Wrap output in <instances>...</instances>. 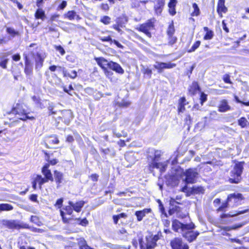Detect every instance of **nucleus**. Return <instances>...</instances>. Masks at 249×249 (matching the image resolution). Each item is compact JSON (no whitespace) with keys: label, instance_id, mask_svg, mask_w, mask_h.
<instances>
[{"label":"nucleus","instance_id":"obj_1","mask_svg":"<svg viewBox=\"0 0 249 249\" xmlns=\"http://www.w3.org/2000/svg\"><path fill=\"white\" fill-rule=\"evenodd\" d=\"M24 61V72L26 75L30 76L33 74V63L30 57L34 61L35 68L36 70H40L43 66L45 56L39 52H35L33 50L28 49V53L23 54Z\"/></svg>","mask_w":249,"mask_h":249},{"label":"nucleus","instance_id":"obj_2","mask_svg":"<svg viewBox=\"0 0 249 249\" xmlns=\"http://www.w3.org/2000/svg\"><path fill=\"white\" fill-rule=\"evenodd\" d=\"M196 228L193 222L188 224H184L178 220L175 219L172 221V228L174 231L182 233V236L184 237L189 242H192L199 234L198 231H193L192 230Z\"/></svg>","mask_w":249,"mask_h":249},{"label":"nucleus","instance_id":"obj_3","mask_svg":"<svg viewBox=\"0 0 249 249\" xmlns=\"http://www.w3.org/2000/svg\"><path fill=\"white\" fill-rule=\"evenodd\" d=\"M85 203L86 202L83 200L77 201L75 203L69 201L68 202L69 205L65 206L62 209L60 210V214L63 222L65 224L69 223L72 219L71 218H67L66 215H71L73 211L77 213L80 212Z\"/></svg>","mask_w":249,"mask_h":249},{"label":"nucleus","instance_id":"obj_4","mask_svg":"<svg viewBox=\"0 0 249 249\" xmlns=\"http://www.w3.org/2000/svg\"><path fill=\"white\" fill-rule=\"evenodd\" d=\"M42 152L44 154V159L46 163H45L41 167V172L43 175V178L45 180L48 182L49 181L53 182V178L51 171L49 168L50 166H54L57 164L59 161L56 159L54 158L51 159V155L47 151L42 150Z\"/></svg>","mask_w":249,"mask_h":249},{"label":"nucleus","instance_id":"obj_5","mask_svg":"<svg viewBox=\"0 0 249 249\" xmlns=\"http://www.w3.org/2000/svg\"><path fill=\"white\" fill-rule=\"evenodd\" d=\"M24 105V103L23 101L22 100H19L15 106L11 108V111L8 112V114H10L12 113L15 115H18V119L23 121H26L28 120L31 121L35 120V117L33 116H30V112L23 108Z\"/></svg>","mask_w":249,"mask_h":249},{"label":"nucleus","instance_id":"obj_6","mask_svg":"<svg viewBox=\"0 0 249 249\" xmlns=\"http://www.w3.org/2000/svg\"><path fill=\"white\" fill-rule=\"evenodd\" d=\"M98 66L106 72L107 69H110L119 74H123L124 70L117 63L113 61H108L103 57H96L94 59Z\"/></svg>","mask_w":249,"mask_h":249},{"label":"nucleus","instance_id":"obj_7","mask_svg":"<svg viewBox=\"0 0 249 249\" xmlns=\"http://www.w3.org/2000/svg\"><path fill=\"white\" fill-rule=\"evenodd\" d=\"M245 164L244 161H237L233 166V169L230 172V177L228 181L232 184H238L242 180V175Z\"/></svg>","mask_w":249,"mask_h":249},{"label":"nucleus","instance_id":"obj_8","mask_svg":"<svg viewBox=\"0 0 249 249\" xmlns=\"http://www.w3.org/2000/svg\"><path fill=\"white\" fill-rule=\"evenodd\" d=\"M156 22L155 18H151L140 24L136 28V29L138 31L143 33L148 38H151L152 37V31L155 30Z\"/></svg>","mask_w":249,"mask_h":249},{"label":"nucleus","instance_id":"obj_9","mask_svg":"<svg viewBox=\"0 0 249 249\" xmlns=\"http://www.w3.org/2000/svg\"><path fill=\"white\" fill-rule=\"evenodd\" d=\"M160 239L159 234L156 235H149L145 237L146 243L145 245L143 244V239L141 237L139 239L140 249H154L157 246V242Z\"/></svg>","mask_w":249,"mask_h":249},{"label":"nucleus","instance_id":"obj_10","mask_svg":"<svg viewBox=\"0 0 249 249\" xmlns=\"http://www.w3.org/2000/svg\"><path fill=\"white\" fill-rule=\"evenodd\" d=\"M178 204H182V203L177 201L174 198H171L169 200L170 208L168 211V214L172 215L176 213L178 218L183 219L186 217V215L182 213V209L178 205Z\"/></svg>","mask_w":249,"mask_h":249},{"label":"nucleus","instance_id":"obj_11","mask_svg":"<svg viewBox=\"0 0 249 249\" xmlns=\"http://www.w3.org/2000/svg\"><path fill=\"white\" fill-rule=\"evenodd\" d=\"M183 175L185 177L184 181L186 184H188L196 183L199 174L196 168H189L185 170Z\"/></svg>","mask_w":249,"mask_h":249},{"label":"nucleus","instance_id":"obj_12","mask_svg":"<svg viewBox=\"0 0 249 249\" xmlns=\"http://www.w3.org/2000/svg\"><path fill=\"white\" fill-rule=\"evenodd\" d=\"M128 21V17L125 14H122L115 19V24L112 25L111 28L114 29L118 33H121L123 28L125 26V25Z\"/></svg>","mask_w":249,"mask_h":249},{"label":"nucleus","instance_id":"obj_13","mask_svg":"<svg viewBox=\"0 0 249 249\" xmlns=\"http://www.w3.org/2000/svg\"><path fill=\"white\" fill-rule=\"evenodd\" d=\"M170 245L172 249H189V246L179 237H175L172 239Z\"/></svg>","mask_w":249,"mask_h":249},{"label":"nucleus","instance_id":"obj_14","mask_svg":"<svg viewBox=\"0 0 249 249\" xmlns=\"http://www.w3.org/2000/svg\"><path fill=\"white\" fill-rule=\"evenodd\" d=\"M47 183L43 177L40 174H36L32 179V185L34 190L38 189L41 190L44 184Z\"/></svg>","mask_w":249,"mask_h":249},{"label":"nucleus","instance_id":"obj_15","mask_svg":"<svg viewBox=\"0 0 249 249\" xmlns=\"http://www.w3.org/2000/svg\"><path fill=\"white\" fill-rule=\"evenodd\" d=\"M4 225L6 228L12 230L29 228L28 224L20 223L16 220H7L5 222Z\"/></svg>","mask_w":249,"mask_h":249},{"label":"nucleus","instance_id":"obj_16","mask_svg":"<svg viewBox=\"0 0 249 249\" xmlns=\"http://www.w3.org/2000/svg\"><path fill=\"white\" fill-rule=\"evenodd\" d=\"M53 173L54 176V177H53V181H55L56 187L58 188L65 181L64 175L62 172L57 170H53Z\"/></svg>","mask_w":249,"mask_h":249},{"label":"nucleus","instance_id":"obj_17","mask_svg":"<svg viewBox=\"0 0 249 249\" xmlns=\"http://www.w3.org/2000/svg\"><path fill=\"white\" fill-rule=\"evenodd\" d=\"M73 118V113L70 110L63 111L61 116L59 117V119L66 124H69Z\"/></svg>","mask_w":249,"mask_h":249},{"label":"nucleus","instance_id":"obj_18","mask_svg":"<svg viewBox=\"0 0 249 249\" xmlns=\"http://www.w3.org/2000/svg\"><path fill=\"white\" fill-rule=\"evenodd\" d=\"M176 66V64L172 63L171 62H157V65H154L155 69L157 70L159 73H161L163 71L164 69H172Z\"/></svg>","mask_w":249,"mask_h":249},{"label":"nucleus","instance_id":"obj_19","mask_svg":"<svg viewBox=\"0 0 249 249\" xmlns=\"http://www.w3.org/2000/svg\"><path fill=\"white\" fill-rule=\"evenodd\" d=\"M160 154L155 155L152 160V162H150L147 165V168L150 173H152L155 168L159 169L161 162H157V160L160 158Z\"/></svg>","mask_w":249,"mask_h":249},{"label":"nucleus","instance_id":"obj_20","mask_svg":"<svg viewBox=\"0 0 249 249\" xmlns=\"http://www.w3.org/2000/svg\"><path fill=\"white\" fill-rule=\"evenodd\" d=\"M217 108L218 111L219 112H226L232 109V107L229 105L228 101L225 99H221L220 101Z\"/></svg>","mask_w":249,"mask_h":249},{"label":"nucleus","instance_id":"obj_21","mask_svg":"<svg viewBox=\"0 0 249 249\" xmlns=\"http://www.w3.org/2000/svg\"><path fill=\"white\" fill-rule=\"evenodd\" d=\"M99 39L103 42H108L110 45L115 44L118 48L123 49L124 46L122 45L118 40L112 39L111 36H107L99 37Z\"/></svg>","mask_w":249,"mask_h":249},{"label":"nucleus","instance_id":"obj_22","mask_svg":"<svg viewBox=\"0 0 249 249\" xmlns=\"http://www.w3.org/2000/svg\"><path fill=\"white\" fill-rule=\"evenodd\" d=\"M225 0H218L216 7V11L219 18L223 17V14H225L228 11V8L225 6Z\"/></svg>","mask_w":249,"mask_h":249},{"label":"nucleus","instance_id":"obj_23","mask_svg":"<svg viewBox=\"0 0 249 249\" xmlns=\"http://www.w3.org/2000/svg\"><path fill=\"white\" fill-rule=\"evenodd\" d=\"M200 91L201 88L197 81H193L188 89V94L191 96H194Z\"/></svg>","mask_w":249,"mask_h":249},{"label":"nucleus","instance_id":"obj_24","mask_svg":"<svg viewBox=\"0 0 249 249\" xmlns=\"http://www.w3.org/2000/svg\"><path fill=\"white\" fill-rule=\"evenodd\" d=\"M227 197L228 200H229L230 201H231V199H233L234 202L236 206L240 204V201L244 199V196L241 193L231 194L228 196Z\"/></svg>","mask_w":249,"mask_h":249},{"label":"nucleus","instance_id":"obj_25","mask_svg":"<svg viewBox=\"0 0 249 249\" xmlns=\"http://www.w3.org/2000/svg\"><path fill=\"white\" fill-rule=\"evenodd\" d=\"M152 209L151 208H145L142 210L137 211L135 213V215L137 217L138 221H141L143 218L146 215V214L151 213Z\"/></svg>","mask_w":249,"mask_h":249},{"label":"nucleus","instance_id":"obj_26","mask_svg":"<svg viewBox=\"0 0 249 249\" xmlns=\"http://www.w3.org/2000/svg\"><path fill=\"white\" fill-rule=\"evenodd\" d=\"M188 104V102L184 96H182L178 99L177 110L178 114L180 112H183L185 110V106Z\"/></svg>","mask_w":249,"mask_h":249},{"label":"nucleus","instance_id":"obj_27","mask_svg":"<svg viewBox=\"0 0 249 249\" xmlns=\"http://www.w3.org/2000/svg\"><path fill=\"white\" fill-rule=\"evenodd\" d=\"M165 0H156V3L154 5V10L157 15H160L165 5Z\"/></svg>","mask_w":249,"mask_h":249},{"label":"nucleus","instance_id":"obj_28","mask_svg":"<svg viewBox=\"0 0 249 249\" xmlns=\"http://www.w3.org/2000/svg\"><path fill=\"white\" fill-rule=\"evenodd\" d=\"M131 7L139 9L142 5L145 6L150 0H130Z\"/></svg>","mask_w":249,"mask_h":249},{"label":"nucleus","instance_id":"obj_29","mask_svg":"<svg viewBox=\"0 0 249 249\" xmlns=\"http://www.w3.org/2000/svg\"><path fill=\"white\" fill-rule=\"evenodd\" d=\"M64 17L70 20H72L75 19L77 20H79L81 19L80 16L77 15L76 12L74 10L68 11L67 13L64 15Z\"/></svg>","mask_w":249,"mask_h":249},{"label":"nucleus","instance_id":"obj_30","mask_svg":"<svg viewBox=\"0 0 249 249\" xmlns=\"http://www.w3.org/2000/svg\"><path fill=\"white\" fill-rule=\"evenodd\" d=\"M204 191L205 189L203 187L200 186H194L192 187H191L190 191L189 192H188L187 196H189L190 195L204 194Z\"/></svg>","mask_w":249,"mask_h":249},{"label":"nucleus","instance_id":"obj_31","mask_svg":"<svg viewBox=\"0 0 249 249\" xmlns=\"http://www.w3.org/2000/svg\"><path fill=\"white\" fill-rule=\"evenodd\" d=\"M18 249H36L34 247L28 246V242L23 239H20L18 242Z\"/></svg>","mask_w":249,"mask_h":249},{"label":"nucleus","instance_id":"obj_32","mask_svg":"<svg viewBox=\"0 0 249 249\" xmlns=\"http://www.w3.org/2000/svg\"><path fill=\"white\" fill-rule=\"evenodd\" d=\"M60 68L62 69L63 76L64 77H69L71 79H74L77 76V71L75 70H73L71 73H69L67 72L65 67H60Z\"/></svg>","mask_w":249,"mask_h":249},{"label":"nucleus","instance_id":"obj_33","mask_svg":"<svg viewBox=\"0 0 249 249\" xmlns=\"http://www.w3.org/2000/svg\"><path fill=\"white\" fill-rule=\"evenodd\" d=\"M35 18L36 19L44 20L46 18L45 11L41 8H38L36 10L35 14Z\"/></svg>","mask_w":249,"mask_h":249},{"label":"nucleus","instance_id":"obj_34","mask_svg":"<svg viewBox=\"0 0 249 249\" xmlns=\"http://www.w3.org/2000/svg\"><path fill=\"white\" fill-rule=\"evenodd\" d=\"M203 30L206 32L203 36V39L205 40L212 39L214 36L213 32L206 26L203 27Z\"/></svg>","mask_w":249,"mask_h":249},{"label":"nucleus","instance_id":"obj_35","mask_svg":"<svg viewBox=\"0 0 249 249\" xmlns=\"http://www.w3.org/2000/svg\"><path fill=\"white\" fill-rule=\"evenodd\" d=\"M7 114H8V113ZM9 115L10 114H7V116L5 117L4 124L5 125H8L10 127H11L14 124L17 123L18 121L14 117H9Z\"/></svg>","mask_w":249,"mask_h":249},{"label":"nucleus","instance_id":"obj_36","mask_svg":"<svg viewBox=\"0 0 249 249\" xmlns=\"http://www.w3.org/2000/svg\"><path fill=\"white\" fill-rule=\"evenodd\" d=\"M141 71L143 74L144 77H147L149 79L151 78L152 71L149 68L142 65Z\"/></svg>","mask_w":249,"mask_h":249},{"label":"nucleus","instance_id":"obj_37","mask_svg":"<svg viewBox=\"0 0 249 249\" xmlns=\"http://www.w3.org/2000/svg\"><path fill=\"white\" fill-rule=\"evenodd\" d=\"M78 245L79 249H94L89 246L86 240L83 238L79 239Z\"/></svg>","mask_w":249,"mask_h":249},{"label":"nucleus","instance_id":"obj_38","mask_svg":"<svg viewBox=\"0 0 249 249\" xmlns=\"http://www.w3.org/2000/svg\"><path fill=\"white\" fill-rule=\"evenodd\" d=\"M177 2L170 1L168 3L169 7L168 12L171 16H174L176 14V6Z\"/></svg>","mask_w":249,"mask_h":249},{"label":"nucleus","instance_id":"obj_39","mask_svg":"<svg viewBox=\"0 0 249 249\" xmlns=\"http://www.w3.org/2000/svg\"><path fill=\"white\" fill-rule=\"evenodd\" d=\"M230 202V200H228L227 197L226 199L224 202H223L221 205L216 209V211L217 212H225L229 207V203Z\"/></svg>","mask_w":249,"mask_h":249},{"label":"nucleus","instance_id":"obj_40","mask_svg":"<svg viewBox=\"0 0 249 249\" xmlns=\"http://www.w3.org/2000/svg\"><path fill=\"white\" fill-rule=\"evenodd\" d=\"M192 7L194 10L191 13L190 15L192 17H197L200 15V10L197 4V3L194 2L192 4Z\"/></svg>","mask_w":249,"mask_h":249},{"label":"nucleus","instance_id":"obj_41","mask_svg":"<svg viewBox=\"0 0 249 249\" xmlns=\"http://www.w3.org/2000/svg\"><path fill=\"white\" fill-rule=\"evenodd\" d=\"M14 209L13 206L8 203H0V212L3 211H10Z\"/></svg>","mask_w":249,"mask_h":249},{"label":"nucleus","instance_id":"obj_42","mask_svg":"<svg viewBox=\"0 0 249 249\" xmlns=\"http://www.w3.org/2000/svg\"><path fill=\"white\" fill-rule=\"evenodd\" d=\"M175 33V29L174 27V24L173 21H171V22L169 23L167 30L166 34L167 36H173Z\"/></svg>","mask_w":249,"mask_h":249},{"label":"nucleus","instance_id":"obj_43","mask_svg":"<svg viewBox=\"0 0 249 249\" xmlns=\"http://www.w3.org/2000/svg\"><path fill=\"white\" fill-rule=\"evenodd\" d=\"M238 124L241 128H245L249 125V123L245 117H242L238 120Z\"/></svg>","mask_w":249,"mask_h":249},{"label":"nucleus","instance_id":"obj_44","mask_svg":"<svg viewBox=\"0 0 249 249\" xmlns=\"http://www.w3.org/2000/svg\"><path fill=\"white\" fill-rule=\"evenodd\" d=\"M156 201L158 202L159 204V209L160 212L161 213V214L163 215L165 217H167L168 216V215L166 213L164 207L161 202V201L158 199H157Z\"/></svg>","mask_w":249,"mask_h":249},{"label":"nucleus","instance_id":"obj_45","mask_svg":"<svg viewBox=\"0 0 249 249\" xmlns=\"http://www.w3.org/2000/svg\"><path fill=\"white\" fill-rule=\"evenodd\" d=\"M48 142L51 144H57L59 143V140L56 135H51L49 137Z\"/></svg>","mask_w":249,"mask_h":249},{"label":"nucleus","instance_id":"obj_46","mask_svg":"<svg viewBox=\"0 0 249 249\" xmlns=\"http://www.w3.org/2000/svg\"><path fill=\"white\" fill-rule=\"evenodd\" d=\"M30 220L31 222L36 224L38 226H40L42 225V222L40 220V219L38 216L36 215H32L30 217Z\"/></svg>","mask_w":249,"mask_h":249},{"label":"nucleus","instance_id":"obj_47","mask_svg":"<svg viewBox=\"0 0 249 249\" xmlns=\"http://www.w3.org/2000/svg\"><path fill=\"white\" fill-rule=\"evenodd\" d=\"M127 214L124 213H121L119 214L114 215L112 216L113 222L114 224H117L118 223L119 220L121 218H126Z\"/></svg>","mask_w":249,"mask_h":249},{"label":"nucleus","instance_id":"obj_48","mask_svg":"<svg viewBox=\"0 0 249 249\" xmlns=\"http://www.w3.org/2000/svg\"><path fill=\"white\" fill-rule=\"evenodd\" d=\"M184 125L187 126V129L189 130L192 124V118L190 114H187L184 119Z\"/></svg>","mask_w":249,"mask_h":249},{"label":"nucleus","instance_id":"obj_49","mask_svg":"<svg viewBox=\"0 0 249 249\" xmlns=\"http://www.w3.org/2000/svg\"><path fill=\"white\" fill-rule=\"evenodd\" d=\"M201 44V41L199 40L196 41L191 47L190 49L187 50L189 53L195 52L197 48H199Z\"/></svg>","mask_w":249,"mask_h":249},{"label":"nucleus","instance_id":"obj_50","mask_svg":"<svg viewBox=\"0 0 249 249\" xmlns=\"http://www.w3.org/2000/svg\"><path fill=\"white\" fill-rule=\"evenodd\" d=\"M178 38L177 36H168V45L172 46L177 43Z\"/></svg>","mask_w":249,"mask_h":249},{"label":"nucleus","instance_id":"obj_51","mask_svg":"<svg viewBox=\"0 0 249 249\" xmlns=\"http://www.w3.org/2000/svg\"><path fill=\"white\" fill-rule=\"evenodd\" d=\"M100 21L105 25H108L111 23V18L108 16H104L100 19Z\"/></svg>","mask_w":249,"mask_h":249},{"label":"nucleus","instance_id":"obj_52","mask_svg":"<svg viewBox=\"0 0 249 249\" xmlns=\"http://www.w3.org/2000/svg\"><path fill=\"white\" fill-rule=\"evenodd\" d=\"M32 99L38 107L40 108H42L43 107L41 100L38 96L34 95L32 97Z\"/></svg>","mask_w":249,"mask_h":249},{"label":"nucleus","instance_id":"obj_53","mask_svg":"<svg viewBox=\"0 0 249 249\" xmlns=\"http://www.w3.org/2000/svg\"><path fill=\"white\" fill-rule=\"evenodd\" d=\"M8 61V58L1 57L0 60V67L3 69H7Z\"/></svg>","mask_w":249,"mask_h":249},{"label":"nucleus","instance_id":"obj_54","mask_svg":"<svg viewBox=\"0 0 249 249\" xmlns=\"http://www.w3.org/2000/svg\"><path fill=\"white\" fill-rule=\"evenodd\" d=\"M6 32L12 37H15L16 36H19V33L18 31H16L10 27H7L6 28Z\"/></svg>","mask_w":249,"mask_h":249},{"label":"nucleus","instance_id":"obj_55","mask_svg":"<svg viewBox=\"0 0 249 249\" xmlns=\"http://www.w3.org/2000/svg\"><path fill=\"white\" fill-rule=\"evenodd\" d=\"M200 103L202 106L204 102L207 100V95L203 92L200 93Z\"/></svg>","mask_w":249,"mask_h":249},{"label":"nucleus","instance_id":"obj_56","mask_svg":"<svg viewBox=\"0 0 249 249\" xmlns=\"http://www.w3.org/2000/svg\"><path fill=\"white\" fill-rule=\"evenodd\" d=\"M75 220H77V221H80L79 224L82 226L86 227L89 224V221L86 217H84V218H83L82 219H81L80 218H75Z\"/></svg>","mask_w":249,"mask_h":249},{"label":"nucleus","instance_id":"obj_57","mask_svg":"<svg viewBox=\"0 0 249 249\" xmlns=\"http://www.w3.org/2000/svg\"><path fill=\"white\" fill-rule=\"evenodd\" d=\"M62 88L65 92L68 93L70 95H72V94L70 93V91L73 90L74 89L71 84H70L69 86L68 89H67L65 86H62Z\"/></svg>","mask_w":249,"mask_h":249},{"label":"nucleus","instance_id":"obj_58","mask_svg":"<svg viewBox=\"0 0 249 249\" xmlns=\"http://www.w3.org/2000/svg\"><path fill=\"white\" fill-rule=\"evenodd\" d=\"M234 99L235 102L237 103H240L246 106H249V100L248 102L242 101L240 100L239 97L236 95H234Z\"/></svg>","mask_w":249,"mask_h":249},{"label":"nucleus","instance_id":"obj_59","mask_svg":"<svg viewBox=\"0 0 249 249\" xmlns=\"http://www.w3.org/2000/svg\"><path fill=\"white\" fill-rule=\"evenodd\" d=\"M222 79L224 83L226 84H232V83L230 79V75L229 74L226 73L223 75Z\"/></svg>","mask_w":249,"mask_h":249},{"label":"nucleus","instance_id":"obj_60","mask_svg":"<svg viewBox=\"0 0 249 249\" xmlns=\"http://www.w3.org/2000/svg\"><path fill=\"white\" fill-rule=\"evenodd\" d=\"M133 36L142 43L143 44L147 43V41L145 40V39L141 36H140L139 35H138L137 33L134 32L133 34Z\"/></svg>","mask_w":249,"mask_h":249},{"label":"nucleus","instance_id":"obj_61","mask_svg":"<svg viewBox=\"0 0 249 249\" xmlns=\"http://www.w3.org/2000/svg\"><path fill=\"white\" fill-rule=\"evenodd\" d=\"M60 67H63L61 66H55V65H51L49 67V70L52 72L55 71L57 69H58L59 71L62 72V69L60 68Z\"/></svg>","mask_w":249,"mask_h":249},{"label":"nucleus","instance_id":"obj_62","mask_svg":"<svg viewBox=\"0 0 249 249\" xmlns=\"http://www.w3.org/2000/svg\"><path fill=\"white\" fill-rule=\"evenodd\" d=\"M54 48L57 51L59 52L61 55L65 54V51L61 45L55 46Z\"/></svg>","mask_w":249,"mask_h":249},{"label":"nucleus","instance_id":"obj_63","mask_svg":"<svg viewBox=\"0 0 249 249\" xmlns=\"http://www.w3.org/2000/svg\"><path fill=\"white\" fill-rule=\"evenodd\" d=\"M167 165L163 163H161L160 168H159L160 174H162L164 173L166 170Z\"/></svg>","mask_w":249,"mask_h":249},{"label":"nucleus","instance_id":"obj_64","mask_svg":"<svg viewBox=\"0 0 249 249\" xmlns=\"http://www.w3.org/2000/svg\"><path fill=\"white\" fill-rule=\"evenodd\" d=\"M63 199L62 198H60L58 199L55 203L54 204V206L57 207L58 209L61 208L63 205Z\"/></svg>","mask_w":249,"mask_h":249}]
</instances>
